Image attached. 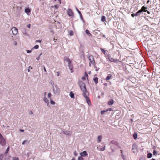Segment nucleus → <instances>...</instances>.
Here are the masks:
<instances>
[{
  "label": "nucleus",
  "mask_w": 160,
  "mask_h": 160,
  "mask_svg": "<svg viewBox=\"0 0 160 160\" xmlns=\"http://www.w3.org/2000/svg\"><path fill=\"white\" fill-rule=\"evenodd\" d=\"M3 155L0 154V160H2Z\"/></svg>",
  "instance_id": "41"
},
{
  "label": "nucleus",
  "mask_w": 160,
  "mask_h": 160,
  "mask_svg": "<svg viewBox=\"0 0 160 160\" xmlns=\"http://www.w3.org/2000/svg\"><path fill=\"white\" fill-rule=\"evenodd\" d=\"M101 141H100V140L98 141V143H99Z\"/></svg>",
  "instance_id": "63"
},
{
  "label": "nucleus",
  "mask_w": 160,
  "mask_h": 160,
  "mask_svg": "<svg viewBox=\"0 0 160 160\" xmlns=\"http://www.w3.org/2000/svg\"><path fill=\"white\" fill-rule=\"evenodd\" d=\"M120 151H121V153H123V151L122 150H121Z\"/></svg>",
  "instance_id": "59"
},
{
  "label": "nucleus",
  "mask_w": 160,
  "mask_h": 160,
  "mask_svg": "<svg viewBox=\"0 0 160 160\" xmlns=\"http://www.w3.org/2000/svg\"><path fill=\"white\" fill-rule=\"evenodd\" d=\"M39 48V46L38 45H36L33 48H32V50L33 49H37Z\"/></svg>",
  "instance_id": "27"
},
{
  "label": "nucleus",
  "mask_w": 160,
  "mask_h": 160,
  "mask_svg": "<svg viewBox=\"0 0 160 160\" xmlns=\"http://www.w3.org/2000/svg\"><path fill=\"white\" fill-rule=\"evenodd\" d=\"M30 114H33V112L32 111H31L30 112Z\"/></svg>",
  "instance_id": "58"
},
{
  "label": "nucleus",
  "mask_w": 160,
  "mask_h": 160,
  "mask_svg": "<svg viewBox=\"0 0 160 160\" xmlns=\"http://www.w3.org/2000/svg\"><path fill=\"white\" fill-rule=\"evenodd\" d=\"M9 146H8L5 152V155H7V153H8V152L9 151Z\"/></svg>",
  "instance_id": "24"
},
{
  "label": "nucleus",
  "mask_w": 160,
  "mask_h": 160,
  "mask_svg": "<svg viewBox=\"0 0 160 160\" xmlns=\"http://www.w3.org/2000/svg\"><path fill=\"white\" fill-rule=\"evenodd\" d=\"M78 160H84L83 158L82 157H79L78 158Z\"/></svg>",
  "instance_id": "37"
},
{
  "label": "nucleus",
  "mask_w": 160,
  "mask_h": 160,
  "mask_svg": "<svg viewBox=\"0 0 160 160\" xmlns=\"http://www.w3.org/2000/svg\"><path fill=\"white\" fill-rule=\"evenodd\" d=\"M88 94H85V95H83V97L85 98L87 103H88V105L90 106L91 105V103L89 98L88 97Z\"/></svg>",
  "instance_id": "5"
},
{
  "label": "nucleus",
  "mask_w": 160,
  "mask_h": 160,
  "mask_svg": "<svg viewBox=\"0 0 160 160\" xmlns=\"http://www.w3.org/2000/svg\"><path fill=\"white\" fill-rule=\"evenodd\" d=\"M12 33L13 35H16L18 32V29L15 27H13L12 28Z\"/></svg>",
  "instance_id": "7"
},
{
  "label": "nucleus",
  "mask_w": 160,
  "mask_h": 160,
  "mask_svg": "<svg viewBox=\"0 0 160 160\" xmlns=\"http://www.w3.org/2000/svg\"><path fill=\"white\" fill-rule=\"evenodd\" d=\"M149 2V1L148 0V1L147 2V3H148Z\"/></svg>",
  "instance_id": "64"
},
{
  "label": "nucleus",
  "mask_w": 160,
  "mask_h": 160,
  "mask_svg": "<svg viewBox=\"0 0 160 160\" xmlns=\"http://www.w3.org/2000/svg\"><path fill=\"white\" fill-rule=\"evenodd\" d=\"M23 141V142H22V144H24L25 142L26 141Z\"/></svg>",
  "instance_id": "55"
},
{
  "label": "nucleus",
  "mask_w": 160,
  "mask_h": 160,
  "mask_svg": "<svg viewBox=\"0 0 160 160\" xmlns=\"http://www.w3.org/2000/svg\"><path fill=\"white\" fill-rule=\"evenodd\" d=\"M20 131L22 132H23L24 131V130L22 129H20L19 130Z\"/></svg>",
  "instance_id": "54"
},
{
  "label": "nucleus",
  "mask_w": 160,
  "mask_h": 160,
  "mask_svg": "<svg viewBox=\"0 0 160 160\" xmlns=\"http://www.w3.org/2000/svg\"><path fill=\"white\" fill-rule=\"evenodd\" d=\"M141 12H142V11L139 10L136 13V14L138 16V15H140V13H141Z\"/></svg>",
  "instance_id": "29"
},
{
  "label": "nucleus",
  "mask_w": 160,
  "mask_h": 160,
  "mask_svg": "<svg viewBox=\"0 0 160 160\" xmlns=\"http://www.w3.org/2000/svg\"><path fill=\"white\" fill-rule=\"evenodd\" d=\"M88 75L87 73V72H85L84 74V76L82 77V79L83 80H85L87 78V80H88Z\"/></svg>",
  "instance_id": "9"
},
{
  "label": "nucleus",
  "mask_w": 160,
  "mask_h": 160,
  "mask_svg": "<svg viewBox=\"0 0 160 160\" xmlns=\"http://www.w3.org/2000/svg\"><path fill=\"white\" fill-rule=\"evenodd\" d=\"M72 160H76L75 158H73L72 159Z\"/></svg>",
  "instance_id": "61"
},
{
  "label": "nucleus",
  "mask_w": 160,
  "mask_h": 160,
  "mask_svg": "<svg viewBox=\"0 0 160 160\" xmlns=\"http://www.w3.org/2000/svg\"><path fill=\"white\" fill-rule=\"evenodd\" d=\"M132 152L134 153H137L138 152V145L135 143H134L132 146Z\"/></svg>",
  "instance_id": "4"
},
{
  "label": "nucleus",
  "mask_w": 160,
  "mask_h": 160,
  "mask_svg": "<svg viewBox=\"0 0 160 160\" xmlns=\"http://www.w3.org/2000/svg\"><path fill=\"white\" fill-rule=\"evenodd\" d=\"M50 103L51 104H52V105H54L55 104V102L53 101L51 99V98H50Z\"/></svg>",
  "instance_id": "28"
},
{
  "label": "nucleus",
  "mask_w": 160,
  "mask_h": 160,
  "mask_svg": "<svg viewBox=\"0 0 160 160\" xmlns=\"http://www.w3.org/2000/svg\"><path fill=\"white\" fill-rule=\"evenodd\" d=\"M113 100L112 99H111L108 102V104L109 105H111L113 104Z\"/></svg>",
  "instance_id": "17"
},
{
  "label": "nucleus",
  "mask_w": 160,
  "mask_h": 160,
  "mask_svg": "<svg viewBox=\"0 0 160 160\" xmlns=\"http://www.w3.org/2000/svg\"><path fill=\"white\" fill-rule=\"evenodd\" d=\"M43 101L47 104V106H48L49 105V101L48 100L46 97H45L43 99Z\"/></svg>",
  "instance_id": "12"
},
{
  "label": "nucleus",
  "mask_w": 160,
  "mask_h": 160,
  "mask_svg": "<svg viewBox=\"0 0 160 160\" xmlns=\"http://www.w3.org/2000/svg\"><path fill=\"white\" fill-rule=\"evenodd\" d=\"M12 160H19V158L17 157H14L13 158Z\"/></svg>",
  "instance_id": "36"
},
{
  "label": "nucleus",
  "mask_w": 160,
  "mask_h": 160,
  "mask_svg": "<svg viewBox=\"0 0 160 160\" xmlns=\"http://www.w3.org/2000/svg\"><path fill=\"white\" fill-rule=\"evenodd\" d=\"M69 33L70 36H72L73 34V32L72 31H70Z\"/></svg>",
  "instance_id": "32"
},
{
  "label": "nucleus",
  "mask_w": 160,
  "mask_h": 160,
  "mask_svg": "<svg viewBox=\"0 0 160 160\" xmlns=\"http://www.w3.org/2000/svg\"><path fill=\"white\" fill-rule=\"evenodd\" d=\"M107 112V110H102V111H101V114H104V112Z\"/></svg>",
  "instance_id": "31"
},
{
  "label": "nucleus",
  "mask_w": 160,
  "mask_h": 160,
  "mask_svg": "<svg viewBox=\"0 0 160 160\" xmlns=\"http://www.w3.org/2000/svg\"><path fill=\"white\" fill-rule=\"evenodd\" d=\"M30 26H31V25L30 24H28L27 25V27L28 28H30Z\"/></svg>",
  "instance_id": "49"
},
{
  "label": "nucleus",
  "mask_w": 160,
  "mask_h": 160,
  "mask_svg": "<svg viewBox=\"0 0 160 160\" xmlns=\"http://www.w3.org/2000/svg\"><path fill=\"white\" fill-rule=\"evenodd\" d=\"M36 42H41V40H37L36 41Z\"/></svg>",
  "instance_id": "52"
},
{
  "label": "nucleus",
  "mask_w": 160,
  "mask_h": 160,
  "mask_svg": "<svg viewBox=\"0 0 160 160\" xmlns=\"http://www.w3.org/2000/svg\"><path fill=\"white\" fill-rule=\"evenodd\" d=\"M105 146H104L103 147L100 148V151H103L105 150Z\"/></svg>",
  "instance_id": "35"
},
{
  "label": "nucleus",
  "mask_w": 160,
  "mask_h": 160,
  "mask_svg": "<svg viewBox=\"0 0 160 160\" xmlns=\"http://www.w3.org/2000/svg\"><path fill=\"white\" fill-rule=\"evenodd\" d=\"M121 156H122V158L124 160H126V156H125V155H124L123 153H121Z\"/></svg>",
  "instance_id": "25"
},
{
  "label": "nucleus",
  "mask_w": 160,
  "mask_h": 160,
  "mask_svg": "<svg viewBox=\"0 0 160 160\" xmlns=\"http://www.w3.org/2000/svg\"><path fill=\"white\" fill-rule=\"evenodd\" d=\"M137 135L136 133H134L133 134V137L134 139H136L137 138Z\"/></svg>",
  "instance_id": "26"
},
{
  "label": "nucleus",
  "mask_w": 160,
  "mask_h": 160,
  "mask_svg": "<svg viewBox=\"0 0 160 160\" xmlns=\"http://www.w3.org/2000/svg\"><path fill=\"white\" fill-rule=\"evenodd\" d=\"M31 11V10L28 8H26L25 10V12L27 13L30 12Z\"/></svg>",
  "instance_id": "19"
},
{
  "label": "nucleus",
  "mask_w": 160,
  "mask_h": 160,
  "mask_svg": "<svg viewBox=\"0 0 160 160\" xmlns=\"http://www.w3.org/2000/svg\"><path fill=\"white\" fill-rule=\"evenodd\" d=\"M63 133L68 135H70L72 134V132L70 131H64L63 132Z\"/></svg>",
  "instance_id": "11"
},
{
  "label": "nucleus",
  "mask_w": 160,
  "mask_h": 160,
  "mask_svg": "<svg viewBox=\"0 0 160 160\" xmlns=\"http://www.w3.org/2000/svg\"><path fill=\"white\" fill-rule=\"evenodd\" d=\"M43 69L45 72H47V71L45 67H44L43 68Z\"/></svg>",
  "instance_id": "53"
},
{
  "label": "nucleus",
  "mask_w": 160,
  "mask_h": 160,
  "mask_svg": "<svg viewBox=\"0 0 160 160\" xmlns=\"http://www.w3.org/2000/svg\"><path fill=\"white\" fill-rule=\"evenodd\" d=\"M94 67L96 68V71H98V69H99V68H98L95 65V67L94 66Z\"/></svg>",
  "instance_id": "46"
},
{
  "label": "nucleus",
  "mask_w": 160,
  "mask_h": 160,
  "mask_svg": "<svg viewBox=\"0 0 160 160\" xmlns=\"http://www.w3.org/2000/svg\"><path fill=\"white\" fill-rule=\"evenodd\" d=\"M80 18H81V19H82V20H83V17H82V14H81L80 15Z\"/></svg>",
  "instance_id": "50"
},
{
  "label": "nucleus",
  "mask_w": 160,
  "mask_h": 160,
  "mask_svg": "<svg viewBox=\"0 0 160 160\" xmlns=\"http://www.w3.org/2000/svg\"><path fill=\"white\" fill-rule=\"evenodd\" d=\"M153 155H156L157 154V152L155 150H154L153 152Z\"/></svg>",
  "instance_id": "33"
},
{
  "label": "nucleus",
  "mask_w": 160,
  "mask_h": 160,
  "mask_svg": "<svg viewBox=\"0 0 160 160\" xmlns=\"http://www.w3.org/2000/svg\"><path fill=\"white\" fill-rule=\"evenodd\" d=\"M54 7L56 8H58V6L57 5H56L54 6Z\"/></svg>",
  "instance_id": "47"
},
{
  "label": "nucleus",
  "mask_w": 160,
  "mask_h": 160,
  "mask_svg": "<svg viewBox=\"0 0 160 160\" xmlns=\"http://www.w3.org/2000/svg\"><path fill=\"white\" fill-rule=\"evenodd\" d=\"M27 52L28 53H30V52H31V50H27Z\"/></svg>",
  "instance_id": "48"
},
{
  "label": "nucleus",
  "mask_w": 160,
  "mask_h": 160,
  "mask_svg": "<svg viewBox=\"0 0 160 160\" xmlns=\"http://www.w3.org/2000/svg\"><path fill=\"white\" fill-rule=\"evenodd\" d=\"M74 153L75 155L76 156L77 155V154L76 151L74 152Z\"/></svg>",
  "instance_id": "56"
},
{
  "label": "nucleus",
  "mask_w": 160,
  "mask_h": 160,
  "mask_svg": "<svg viewBox=\"0 0 160 160\" xmlns=\"http://www.w3.org/2000/svg\"><path fill=\"white\" fill-rule=\"evenodd\" d=\"M77 10L79 15L82 14L81 12L78 9H77Z\"/></svg>",
  "instance_id": "45"
},
{
  "label": "nucleus",
  "mask_w": 160,
  "mask_h": 160,
  "mask_svg": "<svg viewBox=\"0 0 160 160\" xmlns=\"http://www.w3.org/2000/svg\"><path fill=\"white\" fill-rule=\"evenodd\" d=\"M113 110V108H108V109H107V111H112Z\"/></svg>",
  "instance_id": "34"
},
{
  "label": "nucleus",
  "mask_w": 160,
  "mask_h": 160,
  "mask_svg": "<svg viewBox=\"0 0 160 160\" xmlns=\"http://www.w3.org/2000/svg\"><path fill=\"white\" fill-rule=\"evenodd\" d=\"M67 14L70 17H74V14L72 11L70 9H68Z\"/></svg>",
  "instance_id": "6"
},
{
  "label": "nucleus",
  "mask_w": 160,
  "mask_h": 160,
  "mask_svg": "<svg viewBox=\"0 0 160 160\" xmlns=\"http://www.w3.org/2000/svg\"><path fill=\"white\" fill-rule=\"evenodd\" d=\"M88 59L90 61L89 63V67H91V64L95 67L96 63L93 56L91 55H89L88 56Z\"/></svg>",
  "instance_id": "3"
},
{
  "label": "nucleus",
  "mask_w": 160,
  "mask_h": 160,
  "mask_svg": "<svg viewBox=\"0 0 160 160\" xmlns=\"http://www.w3.org/2000/svg\"><path fill=\"white\" fill-rule=\"evenodd\" d=\"M108 59L109 61L111 62H118V60L117 59H114L110 57H108Z\"/></svg>",
  "instance_id": "8"
},
{
  "label": "nucleus",
  "mask_w": 160,
  "mask_h": 160,
  "mask_svg": "<svg viewBox=\"0 0 160 160\" xmlns=\"http://www.w3.org/2000/svg\"><path fill=\"white\" fill-rule=\"evenodd\" d=\"M42 54V53H41L39 55V56H38V57L37 58H36V59L37 60H38L40 58V56Z\"/></svg>",
  "instance_id": "43"
},
{
  "label": "nucleus",
  "mask_w": 160,
  "mask_h": 160,
  "mask_svg": "<svg viewBox=\"0 0 160 160\" xmlns=\"http://www.w3.org/2000/svg\"><path fill=\"white\" fill-rule=\"evenodd\" d=\"M80 18H81V19H82V20H83V17H82V14H81L80 15Z\"/></svg>",
  "instance_id": "51"
},
{
  "label": "nucleus",
  "mask_w": 160,
  "mask_h": 160,
  "mask_svg": "<svg viewBox=\"0 0 160 160\" xmlns=\"http://www.w3.org/2000/svg\"><path fill=\"white\" fill-rule=\"evenodd\" d=\"M102 138V137L100 135L98 137V140H101Z\"/></svg>",
  "instance_id": "40"
},
{
  "label": "nucleus",
  "mask_w": 160,
  "mask_h": 160,
  "mask_svg": "<svg viewBox=\"0 0 160 160\" xmlns=\"http://www.w3.org/2000/svg\"><path fill=\"white\" fill-rule=\"evenodd\" d=\"M57 76H59L60 75V72L59 71H58L57 72Z\"/></svg>",
  "instance_id": "44"
},
{
  "label": "nucleus",
  "mask_w": 160,
  "mask_h": 160,
  "mask_svg": "<svg viewBox=\"0 0 160 160\" xmlns=\"http://www.w3.org/2000/svg\"><path fill=\"white\" fill-rule=\"evenodd\" d=\"M27 155H28V156L29 155V153H27Z\"/></svg>",
  "instance_id": "62"
},
{
  "label": "nucleus",
  "mask_w": 160,
  "mask_h": 160,
  "mask_svg": "<svg viewBox=\"0 0 160 160\" xmlns=\"http://www.w3.org/2000/svg\"><path fill=\"white\" fill-rule=\"evenodd\" d=\"M147 9V7H145L144 6H143L142 7L141 9H140V10L142 11V12L143 11L146 12L147 11V10H145V9Z\"/></svg>",
  "instance_id": "13"
},
{
  "label": "nucleus",
  "mask_w": 160,
  "mask_h": 160,
  "mask_svg": "<svg viewBox=\"0 0 160 160\" xmlns=\"http://www.w3.org/2000/svg\"><path fill=\"white\" fill-rule=\"evenodd\" d=\"M85 32L87 34H90L91 36L92 35L89 32L88 30H86L85 31Z\"/></svg>",
  "instance_id": "30"
},
{
  "label": "nucleus",
  "mask_w": 160,
  "mask_h": 160,
  "mask_svg": "<svg viewBox=\"0 0 160 160\" xmlns=\"http://www.w3.org/2000/svg\"><path fill=\"white\" fill-rule=\"evenodd\" d=\"M78 84L80 89L83 92V95H85V94H88V92L86 89L85 84L82 81L79 82Z\"/></svg>",
  "instance_id": "1"
},
{
  "label": "nucleus",
  "mask_w": 160,
  "mask_h": 160,
  "mask_svg": "<svg viewBox=\"0 0 160 160\" xmlns=\"http://www.w3.org/2000/svg\"><path fill=\"white\" fill-rule=\"evenodd\" d=\"M106 20V17L104 16H102L101 20L102 22H104Z\"/></svg>",
  "instance_id": "21"
},
{
  "label": "nucleus",
  "mask_w": 160,
  "mask_h": 160,
  "mask_svg": "<svg viewBox=\"0 0 160 160\" xmlns=\"http://www.w3.org/2000/svg\"><path fill=\"white\" fill-rule=\"evenodd\" d=\"M14 43L15 45H17V43L16 41L14 42Z\"/></svg>",
  "instance_id": "57"
},
{
  "label": "nucleus",
  "mask_w": 160,
  "mask_h": 160,
  "mask_svg": "<svg viewBox=\"0 0 160 160\" xmlns=\"http://www.w3.org/2000/svg\"><path fill=\"white\" fill-rule=\"evenodd\" d=\"M80 155H81V157H85L88 155V154L87 153V152L86 151H84L80 153Z\"/></svg>",
  "instance_id": "10"
},
{
  "label": "nucleus",
  "mask_w": 160,
  "mask_h": 160,
  "mask_svg": "<svg viewBox=\"0 0 160 160\" xmlns=\"http://www.w3.org/2000/svg\"><path fill=\"white\" fill-rule=\"evenodd\" d=\"M46 94H47V92H44V95L45 96L46 95Z\"/></svg>",
  "instance_id": "60"
},
{
  "label": "nucleus",
  "mask_w": 160,
  "mask_h": 160,
  "mask_svg": "<svg viewBox=\"0 0 160 160\" xmlns=\"http://www.w3.org/2000/svg\"><path fill=\"white\" fill-rule=\"evenodd\" d=\"M93 80L95 84H97L98 82V78L97 77H96L93 79Z\"/></svg>",
  "instance_id": "16"
},
{
  "label": "nucleus",
  "mask_w": 160,
  "mask_h": 160,
  "mask_svg": "<svg viewBox=\"0 0 160 160\" xmlns=\"http://www.w3.org/2000/svg\"><path fill=\"white\" fill-rule=\"evenodd\" d=\"M69 95L72 98H75L74 94L72 92H70Z\"/></svg>",
  "instance_id": "14"
},
{
  "label": "nucleus",
  "mask_w": 160,
  "mask_h": 160,
  "mask_svg": "<svg viewBox=\"0 0 160 160\" xmlns=\"http://www.w3.org/2000/svg\"><path fill=\"white\" fill-rule=\"evenodd\" d=\"M112 77V75L111 74H109L108 76H107L106 79V80H109L111 79V77Z\"/></svg>",
  "instance_id": "18"
},
{
  "label": "nucleus",
  "mask_w": 160,
  "mask_h": 160,
  "mask_svg": "<svg viewBox=\"0 0 160 160\" xmlns=\"http://www.w3.org/2000/svg\"><path fill=\"white\" fill-rule=\"evenodd\" d=\"M100 49L101 50V51H102V53H103V54L105 55L106 54V50H105L104 49H102V48H100Z\"/></svg>",
  "instance_id": "20"
},
{
  "label": "nucleus",
  "mask_w": 160,
  "mask_h": 160,
  "mask_svg": "<svg viewBox=\"0 0 160 160\" xmlns=\"http://www.w3.org/2000/svg\"><path fill=\"white\" fill-rule=\"evenodd\" d=\"M147 156L148 158H151L152 156V154L151 153H148Z\"/></svg>",
  "instance_id": "22"
},
{
  "label": "nucleus",
  "mask_w": 160,
  "mask_h": 160,
  "mask_svg": "<svg viewBox=\"0 0 160 160\" xmlns=\"http://www.w3.org/2000/svg\"><path fill=\"white\" fill-rule=\"evenodd\" d=\"M64 60L67 62L68 63V67L69 68L71 72V73L73 72V64L72 63V61L70 60V59L67 57H65L64 58Z\"/></svg>",
  "instance_id": "2"
},
{
  "label": "nucleus",
  "mask_w": 160,
  "mask_h": 160,
  "mask_svg": "<svg viewBox=\"0 0 160 160\" xmlns=\"http://www.w3.org/2000/svg\"><path fill=\"white\" fill-rule=\"evenodd\" d=\"M6 143V141H0V144L2 146L5 145Z\"/></svg>",
  "instance_id": "15"
},
{
  "label": "nucleus",
  "mask_w": 160,
  "mask_h": 160,
  "mask_svg": "<svg viewBox=\"0 0 160 160\" xmlns=\"http://www.w3.org/2000/svg\"><path fill=\"white\" fill-rule=\"evenodd\" d=\"M145 157L144 156H141L139 159V160H145Z\"/></svg>",
  "instance_id": "23"
},
{
  "label": "nucleus",
  "mask_w": 160,
  "mask_h": 160,
  "mask_svg": "<svg viewBox=\"0 0 160 160\" xmlns=\"http://www.w3.org/2000/svg\"><path fill=\"white\" fill-rule=\"evenodd\" d=\"M131 16L132 17H134V16H137V15L136 14V13H133L131 14Z\"/></svg>",
  "instance_id": "38"
},
{
  "label": "nucleus",
  "mask_w": 160,
  "mask_h": 160,
  "mask_svg": "<svg viewBox=\"0 0 160 160\" xmlns=\"http://www.w3.org/2000/svg\"><path fill=\"white\" fill-rule=\"evenodd\" d=\"M3 138L2 136V135L0 133V140H2L3 139Z\"/></svg>",
  "instance_id": "42"
},
{
  "label": "nucleus",
  "mask_w": 160,
  "mask_h": 160,
  "mask_svg": "<svg viewBox=\"0 0 160 160\" xmlns=\"http://www.w3.org/2000/svg\"><path fill=\"white\" fill-rule=\"evenodd\" d=\"M51 93L50 92L48 94V98H50L51 96Z\"/></svg>",
  "instance_id": "39"
}]
</instances>
